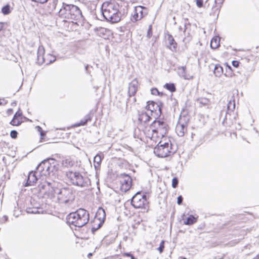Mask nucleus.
Instances as JSON below:
<instances>
[{
  "label": "nucleus",
  "instance_id": "18",
  "mask_svg": "<svg viewBox=\"0 0 259 259\" xmlns=\"http://www.w3.org/2000/svg\"><path fill=\"white\" fill-rule=\"evenodd\" d=\"M167 48H168L171 51L175 52L177 49V43L176 42L173 36L170 34H167Z\"/></svg>",
  "mask_w": 259,
  "mask_h": 259
},
{
  "label": "nucleus",
  "instance_id": "15",
  "mask_svg": "<svg viewBox=\"0 0 259 259\" xmlns=\"http://www.w3.org/2000/svg\"><path fill=\"white\" fill-rule=\"evenodd\" d=\"M24 122V117L21 110H18L13 116L10 124L14 126H18Z\"/></svg>",
  "mask_w": 259,
  "mask_h": 259
},
{
  "label": "nucleus",
  "instance_id": "59",
  "mask_svg": "<svg viewBox=\"0 0 259 259\" xmlns=\"http://www.w3.org/2000/svg\"><path fill=\"white\" fill-rule=\"evenodd\" d=\"M0 250H1V247H0Z\"/></svg>",
  "mask_w": 259,
  "mask_h": 259
},
{
  "label": "nucleus",
  "instance_id": "47",
  "mask_svg": "<svg viewBox=\"0 0 259 259\" xmlns=\"http://www.w3.org/2000/svg\"><path fill=\"white\" fill-rule=\"evenodd\" d=\"M4 23L0 22V32L4 30Z\"/></svg>",
  "mask_w": 259,
  "mask_h": 259
},
{
  "label": "nucleus",
  "instance_id": "6",
  "mask_svg": "<svg viewBox=\"0 0 259 259\" xmlns=\"http://www.w3.org/2000/svg\"><path fill=\"white\" fill-rule=\"evenodd\" d=\"M56 60L55 56L50 54L46 53L43 46H39L37 50V63L39 65L45 64L49 65Z\"/></svg>",
  "mask_w": 259,
  "mask_h": 259
},
{
  "label": "nucleus",
  "instance_id": "14",
  "mask_svg": "<svg viewBox=\"0 0 259 259\" xmlns=\"http://www.w3.org/2000/svg\"><path fill=\"white\" fill-rule=\"evenodd\" d=\"M232 105V103L231 102H229V103L228 104V111L226 112V115L225 118H224V120L222 122V124L226 126H231V125L233 123V118L234 119H235V117L234 116L233 117L232 116L231 113H232L234 115V111L231 110L230 107V106Z\"/></svg>",
  "mask_w": 259,
  "mask_h": 259
},
{
  "label": "nucleus",
  "instance_id": "44",
  "mask_svg": "<svg viewBox=\"0 0 259 259\" xmlns=\"http://www.w3.org/2000/svg\"><path fill=\"white\" fill-rule=\"evenodd\" d=\"M187 21H188V20H187V19H186V20H185V23H184V34H185L186 30V29H187Z\"/></svg>",
  "mask_w": 259,
  "mask_h": 259
},
{
  "label": "nucleus",
  "instance_id": "46",
  "mask_svg": "<svg viewBox=\"0 0 259 259\" xmlns=\"http://www.w3.org/2000/svg\"><path fill=\"white\" fill-rule=\"evenodd\" d=\"M48 0H34L33 2L39 3H41V4H44Z\"/></svg>",
  "mask_w": 259,
  "mask_h": 259
},
{
  "label": "nucleus",
  "instance_id": "55",
  "mask_svg": "<svg viewBox=\"0 0 259 259\" xmlns=\"http://www.w3.org/2000/svg\"><path fill=\"white\" fill-rule=\"evenodd\" d=\"M233 108L234 109L235 108V105L234 103L233 104Z\"/></svg>",
  "mask_w": 259,
  "mask_h": 259
},
{
  "label": "nucleus",
  "instance_id": "52",
  "mask_svg": "<svg viewBox=\"0 0 259 259\" xmlns=\"http://www.w3.org/2000/svg\"><path fill=\"white\" fill-rule=\"evenodd\" d=\"M4 99L0 98V105H2Z\"/></svg>",
  "mask_w": 259,
  "mask_h": 259
},
{
  "label": "nucleus",
  "instance_id": "37",
  "mask_svg": "<svg viewBox=\"0 0 259 259\" xmlns=\"http://www.w3.org/2000/svg\"><path fill=\"white\" fill-rule=\"evenodd\" d=\"M152 25H149L148 29L147 36L148 38H150L152 36Z\"/></svg>",
  "mask_w": 259,
  "mask_h": 259
},
{
  "label": "nucleus",
  "instance_id": "38",
  "mask_svg": "<svg viewBox=\"0 0 259 259\" xmlns=\"http://www.w3.org/2000/svg\"><path fill=\"white\" fill-rule=\"evenodd\" d=\"M151 93L153 95H159L160 94V92L158 91V89L155 88H152L151 89Z\"/></svg>",
  "mask_w": 259,
  "mask_h": 259
},
{
  "label": "nucleus",
  "instance_id": "50",
  "mask_svg": "<svg viewBox=\"0 0 259 259\" xmlns=\"http://www.w3.org/2000/svg\"><path fill=\"white\" fill-rule=\"evenodd\" d=\"M131 259H137L131 253Z\"/></svg>",
  "mask_w": 259,
  "mask_h": 259
},
{
  "label": "nucleus",
  "instance_id": "34",
  "mask_svg": "<svg viewBox=\"0 0 259 259\" xmlns=\"http://www.w3.org/2000/svg\"><path fill=\"white\" fill-rule=\"evenodd\" d=\"M164 240H162L160 243L159 247L157 248V250L159 251L160 253H161L164 249Z\"/></svg>",
  "mask_w": 259,
  "mask_h": 259
},
{
  "label": "nucleus",
  "instance_id": "41",
  "mask_svg": "<svg viewBox=\"0 0 259 259\" xmlns=\"http://www.w3.org/2000/svg\"><path fill=\"white\" fill-rule=\"evenodd\" d=\"M225 0H215L214 4L218 5H220L222 7V5H223Z\"/></svg>",
  "mask_w": 259,
  "mask_h": 259
},
{
  "label": "nucleus",
  "instance_id": "19",
  "mask_svg": "<svg viewBox=\"0 0 259 259\" xmlns=\"http://www.w3.org/2000/svg\"><path fill=\"white\" fill-rule=\"evenodd\" d=\"M58 161L54 158H48L41 161L39 167H46L47 170H48L50 168V167L49 166V164H52L54 166H55L56 165H58Z\"/></svg>",
  "mask_w": 259,
  "mask_h": 259
},
{
  "label": "nucleus",
  "instance_id": "1",
  "mask_svg": "<svg viewBox=\"0 0 259 259\" xmlns=\"http://www.w3.org/2000/svg\"><path fill=\"white\" fill-rule=\"evenodd\" d=\"M102 14L105 19L112 23L118 22L120 20V13L119 5L115 0L104 2L101 7Z\"/></svg>",
  "mask_w": 259,
  "mask_h": 259
},
{
  "label": "nucleus",
  "instance_id": "21",
  "mask_svg": "<svg viewBox=\"0 0 259 259\" xmlns=\"http://www.w3.org/2000/svg\"><path fill=\"white\" fill-rule=\"evenodd\" d=\"M150 115L148 113L143 112L139 114L138 119L141 122L146 123L150 120L151 118Z\"/></svg>",
  "mask_w": 259,
  "mask_h": 259
},
{
  "label": "nucleus",
  "instance_id": "32",
  "mask_svg": "<svg viewBox=\"0 0 259 259\" xmlns=\"http://www.w3.org/2000/svg\"><path fill=\"white\" fill-rule=\"evenodd\" d=\"M197 102L202 105H206L209 103V100L206 98H200L197 99Z\"/></svg>",
  "mask_w": 259,
  "mask_h": 259
},
{
  "label": "nucleus",
  "instance_id": "10",
  "mask_svg": "<svg viewBox=\"0 0 259 259\" xmlns=\"http://www.w3.org/2000/svg\"><path fill=\"white\" fill-rule=\"evenodd\" d=\"M189 118L185 116H180L176 127V131L179 137H183L187 131V122Z\"/></svg>",
  "mask_w": 259,
  "mask_h": 259
},
{
  "label": "nucleus",
  "instance_id": "22",
  "mask_svg": "<svg viewBox=\"0 0 259 259\" xmlns=\"http://www.w3.org/2000/svg\"><path fill=\"white\" fill-rule=\"evenodd\" d=\"M91 121V117L90 115H87L85 116V118L83 119H82L78 123H76L74 124L72 126L73 127H78L80 126L85 125L87 124L89 121Z\"/></svg>",
  "mask_w": 259,
  "mask_h": 259
},
{
  "label": "nucleus",
  "instance_id": "2",
  "mask_svg": "<svg viewBox=\"0 0 259 259\" xmlns=\"http://www.w3.org/2000/svg\"><path fill=\"white\" fill-rule=\"evenodd\" d=\"M90 214L84 209L80 208L70 213L67 217V222L71 227H82L89 221Z\"/></svg>",
  "mask_w": 259,
  "mask_h": 259
},
{
  "label": "nucleus",
  "instance_id": "16",
  "mask_svg": "<svg viewBox=\"0 0 259 259\" xmlns=\"http://www.w3.org/2000/svg\"><path fill=\"white\" fill-rule=\"evenodd\" d=\"M132 15V18H131L132 21L136 22L140 20L142 18V7L134 6V14Z\"/></svg>",
  "mask_w": 259,
  "mask_h": 259
},
{
  "label": "nucleus",
  "instance_id": "48",
  "mask_svg": "<svg viewBox=\"0 0 259 259\" xmlns=\"http://www.w3.org/2000/svg\"><path fill=\"white\" fill-rule=\"evenodd\" d=\"M40 135L41 136V139H43L44 137L46 136V132L44 131H43L42 133H40Z\"/></svg>",
  "mask_w": 259,
  "mask_h": 259
},
{
  "label": "nucleus",
  "instance_id": "36",
  "mask_svg": "<svg viewBox=\"0 0 259 259\" xmlns=\"http://www.w3.org/2000/svg\"><path fill=\"white\" fill-rule=\"evenodd\" d=\"M18 136V133L15 130H13L10 132V137L13 139L17 138Z\"/></svg>",
  "mask_w": 259,
  "mask_h": 259
},
{
  "label": "nucleus",
  "instance_id": "17",
  "mask_svg": "<svg viewBox=\"0 0 259 259\" xmlns=\"http://www.w3.org/2000/svg\"><path fill=\"white\" fill-rule=\"evenodd\" d=\"M97 34L104 38H107L111 33V30L103 27H99L95 29Z\"/></svg>",
  "mask_w": 259,
  "mask_h": 259
},
{
  "label": "nucleus",
  "instance_id": "31",
  "mask_svg": "<svg viewBox=\"0 0 259 259\" xmlns=\"http://www.w3.org/2000/svg\"><path fill=\"white\" fill-rule=\"evenodd\" d=\"M164 87L171 92H174L176 91L175 85L172 83H166Z\"/></svg>",
  "mask_w": 259,
  "mask_h": 259
},
{
  "label": "nucleus",
  "instance_id": "5",
  "mask_svg": "<svg viewBox=\"0 0 259 259\" xmlns=\"http://www.w3.org/2000/svg\"><path fill=\"white\" fill-rule=\"evenodd\" d=\"M67 180L72 185L84 187L87 185L88 180L83 177L79 172L70 170L66 172Z\"/></svg>",
  "mask_w": 259,
  "mask_h": 259
},
{
  "label": "nucleus",
  "instance_id": "4",
  "mask_svg": "<svg viewBox=\"0 0 259 259\" xmlns=\"http://www.w3.org/2000/svg\"><path fill=\"white\" fill-rule=\"evenodd\" d=\"M176 151V149L172 147V144L170 142H164L160 141L157 146L154 148V154L158 157H166Z\"/></svg>",
  "mask_w": 259,
  "mask_h": 259
},
{
  "label": "nucleus",
  "instance_id": "8",
  "mask_svg": "<svg viewBox=\"0 0 259 259\" xmlns=\"http://www.w3.org/2000/svg\"><path fill=\"white\" fill-rule=\"evenodd\" d=\"M151 127L153 128L152 129L153 132L158 133L163 137L167 133L168 125L163 121L155 120L151 123Z\"/></svg>",
  "mask_w": 259,
  "mask_h": 259
},
{
  "label": "nucleus",
  "instance_id": "13",
  "mask_svg": "<svg viewBox=\"0 0 259 259\" xmlns=\"http://www.w3.org/2000/svg\"><path fill=\"white\" fill-rule=\"evenodd\" d=\"M145 200L143 196L138 192L131 199V204L136 208H142Z\"/></svg>",
  "mask_w": 259,
  "mask_h": 259
},
{
  "label": "nucleus",
  "instance_id": "58",
  "mask_svg": "<svg viewBox=\"0 0 259 259\" xmlns=\"http://www.w3.org/2000/svg\"><path fill=\"white\" fill-rule=\"evenodd\" d=\"M182 259H187L186 257H183Z\"/></svg>",
  "mask_w": 259,
  "mask_h": 259
},
{
  "label": "nucleus",
  "instance_id": "35",
  "mask_svg": "<svg viewBox=\"0 0 259 259\" xmlns=\"http://www.w3.org/2000/svg\"><path fill=\"white\" fill-rule=\"evenodd\" d=\"M179 184V180L177 177L173 178L172 180V187L176 188L178 187Z\"/></svg>",
  "mask_w": 259,
  "mask_h": 259
},
{
  "label": "nucleus",
  "instance_id": "23",
  "mask_svg": "<svg viewBox=\"0 0 259 259\" xmlns=\"http://www.w3.org/2000/svg\"><path fill=\"white\" fill-rule=\"evenodd\" d=\"M221 8V7L220 6V5L214 4L211 8V11L210 12V15L218 17L219 15Z\"/></svg>",
  "mask_w": 259,
  "mask_h": 259
},
{
  "label": "nucleus",
  "instance_id": "24",
  "mask_svg": "<svg viewBox=\"0 0 259 259\" xmlns=\"http://www.w3.org/2000/svg\"><path fill=\"white\" fill-rule=\"evenodd\" d=\"M213 73L216 77H220L223 73V67L219 64H216L213 69Z\"/></svg>",
  "mask_w": 259,
  "mask_h": 259
},
{
  "label": "nucleus",
  "instance_id": "56",
  "mask_svg": "<svg viewBox=\"0 0 259 259\" xmlns=\"http://www.w3.org/2000/svg\"><path fill=\"white\" fill-rule=\"evenodd\" d=\"M134 102H136V98H134Z\"/></svg>",
  "mask_w": 259,
  "mask_h": 259
},
{
  "label": "nucleus",
  "instance_id": "27",
  "mask_svg": "<svg viewBox=\"0 0 259 259\" xmlns=\"http://www.w3.org/2000/svg\"><path fill=\"white\" fill-rule=\"evenodd\" d=\"M119 181L121 185L129 184L130 176L127 175L122 174L119 177Z\"/></svg>",
  "mask_w": 259,
  "mask_h": 259
},
{
  "label": "nucleus",
  "instance_id": "26",
  "mask_svg": "<svg viewBox=\"0 0 259 259\" xmlns=\"http://www.w3.org/2000/svg\"><path fill=\"white\" fill-rule=\"evenodd\" d=\"M197 218L193 215L189 216L187 220L184 221V224L187 225H192L197 222Z\"/></svg>",
  "mask_w": 259,
  "mask_h": 259
},
{
  "label": "nucleus",
  "instance_id": "20",
  "mask_svg": "<svg viewBox=\"0 0 259 259\" xmlns=\"http://www.w3.org/2000/svg\"><path fill=\"white\" fill-rule=\"evenodd\" d=\"M37 181V178L36 176V172L31 171L29 173L28 176L26 186L33 185L36 183Z\"/></svg>",
  "mask_w": 259,
  "mask_h": 259
},
{
  "label": "nucleus",
  "instance_id": "51",
  "mask_svg": "<svg viewBox=\"0 0 259 259\" xmlns=\"http://www.w3.org/2000/svg\"><path fill=\"white\" fill-rule=\"evenodd\" d=\"M130 183H131V188L132 186V183H133V179H132L131 176V181H130Z\"/></svg>",
  "mask_w": 259,
  "mask_h": 259
},
{
  "label": "nucleus",
  "instance_id": "30",
  "mask_svg": "<svg viewBox=\"0 0 259 259\" xmlns=\"http://www.w3.org/2000/svg\"><path fill=\"white\" fill-rule=\"evenodd\" d=\"M12 9L10 5L7 4L2 8V12L4 15H7L11 13Z\"/></svg>",
  "mask_w": 259,
  "mask_h": 259
},
{
  "label": "nucleus",
  "instance_id": "53",
  "mask_svg": "<svg viewBox=\"0 0 259 259\" xmlns=\"http://www.w3.org/2000/svg\"><path fill=\"white\" fill-rule=\"evenodd\" d=\"M253 259H259V255H257Z\"/></svg>",
  "mask_w": 259,
  "mask_h": 259
},
{
  "label": "nucleus",
  "instance_id": "7",
  "mask_svg": "<svg viewBox=\"0 0 259 259\" xmlns=\"http://www.w3.org/2000/svg\"><path fill=\"white\" fill-rule=\"evenodd\" d=\"M105 218V212L104 210L102 208H99L98 210L94 219L91 223L92 230L93 232L96 231L101 227L102 224L104 222V220Z\"/></svg>",
  "mask_w": 259,
  "mask_h": 259
},
{
  "label": "nucleus",
  "instance_id": "39",
  "mask_svg": "<svg viewBox=\"0 0 259 259\" xmlns=\"http://www.w3.org/2000/svg\"><path fill=\"white\" fill-rule=\"evenodd\" d=\"M197 6L198 8H202L203 6V0H195Z\"/></svg>",
  "mask_w": 259,
  "mask_h": 259
},
{
  "label": "nucleus",
  "instance_id": "40",
  "mask_svg": "<svg viewBox=\"0 0 259 259\" xmlns=\"http://www.w3.org/2000/svg\"><path fill=\"white\" fill-rule=\"evenodd\" d=\"M183 201V197L182 196L180 195L177 198V203L178 205H181L182 204Z\"/></svg>",
  "mask_w": 259,
  "mask_h": 259
},
{
  "label": "nucleus",
  "instance_id": "29",
  "mask_svg": "<svg viewBox=\"0 0 259 259\" xmlns=\"http://www.w3.org/2000/svg\"><path fill=\"white\" fill-rule=\"evenodd\" d=\"M226 65V72L224 75L227 77H232L233 75L232 67L227 63L225 64Z\"/></svg>",
  "mask_w": 259,
  "mask_h": 259
},
{
  "label": "nucleus",
  "instance_id": "54",
  "mask_svg": "<svg viewBox=\"0 0 259 259\" xmlns=\"http://www.w3.org/2000/svg\"><path fill=\"white\" fill-rule=\"evenodd\" d=\"M179 29L180 30H182L183 28L181 26H180Z\"/></svg>",
  "mask_w": 259,
  "mask_h": 259
},
{
  "label": "nucleus",
  "instance_id": "11",
  "mask_svg": "<svg viewBox=\"0 0 259 259\" xmlns=\"http://www.w3.org/2000/svg\"><path fill=\"white\" fill-rule=\"evenodd\" d=\"M58 199L61 203H67L74 199L72 191L68 188H63L58 195Z\"/></svg>",
  "mask_w": 259,
  "mask_h": 259
},
{
  "label": "nucleus",
  "instance_id": "43",
  "mask_svg": "<svg viewBox=\"0 0 259 259\" xmlns=\"http://www.w3.org/2000/svg\"><path fill=\"white\" fill-rule=\"evenodd\" d=\"M13 113V110L12 108L8 109L7 110V114L8 116L11 115Z\"/></svg>",
  "mask_w": 259,
  "mask_h": 259
},
{
  "label": "nucleus",
  "instance_id": "12",
  "mask_svg": "<svg viewBox=\"0 0 259 259\" xmlns=\"http://www.w3.org/2000/svg\"><path fill=\"white\" fill-rule=\"evenodd\" d=\"M58 0H48L41 8V13L48 15L53 13L56 9Z\"/></svg>",
  "mask_w": 259,
  "mask_h": 259
},
{
  "label": "nucleus",
  "instance_id": "42",
  "mask_svg": "<svg viewBox=\"0 0 259 259\" xmlns=\"http://www.w3.org/2000/svg\"><path fill=\"white\" fill-rule=\"evenodd\" d=\"M232 64L234 67H237L239 66V62L238 61L234 60L232 62Z\"/></svg>",
  "mask_w": 259,
  "mask_h": 259
},
{
  "label": "nucleus",
  "instance_id": "49",
  "mask_svg": "<svg viewBox=\"0 0 259 259\" xmlns=\"http://www.w3.org/2000/svg\"><path fill=\"white\" fill-rule=\"evenodd\" d=\"M186 68V66H182V69L183 70V73H185Z\"/></svg>",
  "mask_w": 259,
  "mask_h": 259
},
{
  "label": "nucleus",
  "instance_id": "3",
  "mask_svg": "<svg viewBox=\"0 0 259 259\" xmlns=\"http://www.w3.org/2000/svg\"><path fill=\"white\" fill-rule=\"evenodd\" d=\"M81 15V11L78 7L73 5H64L59 12V16L64 21L73 22L77 20Z\"/></svg>",
  "mask_w": 259,
  "mask_h": 259
},
{
  "label": "nucleus",
  "instance_id": "60",
  "mask_svg": "<svg viewBox=\"0 0 259 259\" xmlns=\"http://www.w3.org/2000/svg\"><path fill=\"white\" fill-rule=\"evenodd\" d=\"M32 1H34V0H31Z\"/></svg>",
  "mask_w": 259,
  "mask_h": 259
},
{
  "label": "nucleus",
  "instance_id": "28",
  "mask_svg": "<svg viewBox=\"0 0 259 259\" xmlns=\"http://www.w3.org/2000/svg\"><path fill=\"white\" fill-rule=\"evenodd\" d=\"M220 46V41L218 37H213L210 41V47L213 49H217Z\"/></svg>",
  "mask_w": 259,
  "mask_h": 259
},
{
  "label": "nucleus",
  "instance_id": "45",
  "mask_svg": "<svg viewBox=\"0 0 259 259\" xmlns=\"http://www.w3.org/2000/svg\"><path fill=\"white\" fill-rule=\"evenodd\" d=\"M36 129L37 130V131L39 133H42V131H43V130L42 129V128L39 126H36Z\"/></svg>",
  "mask_w": 259,
  "mask_h": 259
},
{
  "label": "nucleus",
  "instance_id": "9",
  "mask_svg": "<svg viewBox=\"0 0 259 259\" xmlns=\"http://www.w3.org/2000/svg\"><path fill=\"white\" fill-rule=\"evenodd\" d=\"M161 102L156 103L153 101H149L147 102L146 109L150 112L151 115L155 114L156 116H159L162 113Z\"/></svg>",
  "mask_w": 259,
  "mask_h": 259
},
{
  "label": "nucleus",
  "instance_id": "25",
  "mask_svg": "<svg viewBox=\"0 0 259 259\" xmlns=\"http://www.w3.org/2000/svg\"><path fill=\"white\" fill-rule=\"evenodd\" d=\"M138 82L136 79H134L133 80H132V82H131V88L132 87L133 88V91H132V95L131 94V97L132 96H134L135 94L136 93L137 90H138ZM131 91H132V90L131 89Z\"/></svg>",
  "mask_w": 259,
  "mask_h": 259
},
{
  "label": "nucleus",
  "instance_id": "33",
  "mask_svg": "<svg viewBox=\"0 0 259 259\" xmlns=\"http://www.w3.org/2000/svg\"><path fill=\"white\" fill-rule=\"evenodd\" d=\"M130 190V184H122L120 186V190L122 192H126Z\"/></svg>",
  "mask_w": 259,
  "mask_h": 259
},
{
  "label": "nucleus",
  "instance_id": "57",
  "mask_svg": "<svg viewBox=\"0 0 259 259\" xmlns=\"http://www.w3.org/2000/svg\"><path fill=\"white\" fill-rule=\"evenodd\" d=\"M131 170H132V169H131ZM132 171L134 172H135V170L134 169L132 170Z\"/></svg>",
  "mask_w": 259,
  "mask_h": 259
}]
</instances>
